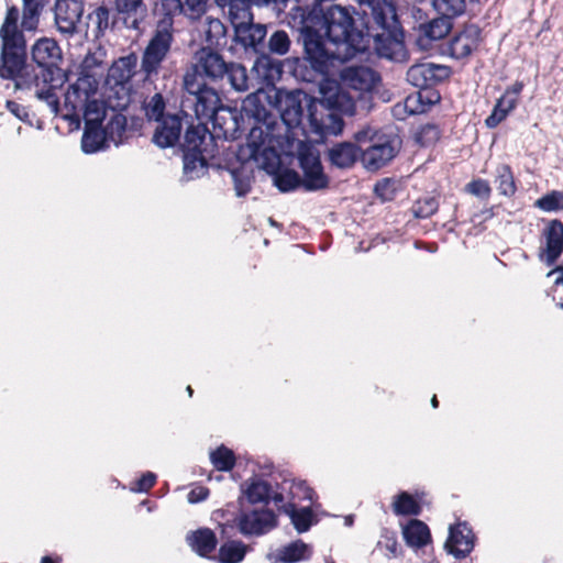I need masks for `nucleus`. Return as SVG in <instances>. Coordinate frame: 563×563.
Segmentation results:
<instances>
[{
	"mask_svg": "<svg viewBox=\"0 0 563 563\" xmlns=\"http://www.w3.org/2000/svg\"><path fill=\"white\" fill-rule=\"evenodd\" d=\"M307 0L296 3L286 15L288 25L299 32L303 55L288 63L291 75L313 84L331 73L335 60H347L366 51L367 35L360 25L358 10L353 7Z\"/></svg>",
	"mask_w": 563,
	"mask_h": 563,
	"instance_id": "1",
	"label": "nucleus"
},
{
	"mask_svg": "<svg viewBox=\"0 0 563 563\" xmlns=\"http://www.w3.org/2000/svg\"><path fill=\"white\" fill-rule=\"evenodd\" d=\"M19 9L15 5L9 7L0 27V78L13 80L14 89L16 90L36 88V97L45 101L54 113H57L59 110V98L55 87L48 85L46 88H40L41 76L27 69L26 41L23 32L19 30Z\"/></svg>",
	"mask_w": 563,
	"mask_h": 563,
	"instance_id": "2",
	"label": "nucleus"
},
{
	"mask_svg": "<svg viewBox=\"0 0 563 563\" xmlns=\"http://www.w3.org/2000/svg\"><path fill=\"white\" fill-rule=\"evenodd\" d=\"M360 25L367 35L366 51L397 60L405 55V32L395 0H360Z\"/></svg>",
	"mask_w": 563,
	"mask_h": 563,
	"instance_id": "3",
	"label": "nucleus"
},
{
	"mask_svg": "<svg viewBox=\"0 0 563 563\" xmlns=\"http://www.w3.org/2000/svg\"><path fill=\"white\" fill-rule=\"evenodd\" d=\"M181 0H161L154 12L159 16L145 48L142 52L140 73L144 82L153 84L158 79L163 63L172 52L175 42L174 18L185 11Z\"/></svg>",
	"mask_w": 563,
	"mask_h": 563,
	"instance_id": "4",
	"label": "nucleus"
},
{
	"mask_svg": "<svg viewBox=\"0 0 563 563\" xmlns=\"http://www.w3.org/2000/svg\"><path fill=\"white\" fill-rule=\"evenodd\" d=\"M195 64L186 74H196L197 80L209 79L217 82L227 78L236 91L249 89L246 68L238 63L225 62L223 56L211 47H201L195 54Z\"/></svg>",
	"mask_w": 563,
	"mask_h": 563,
	"instance_id": "5",
	"label": "nucleus"
},
{
	"mask_svg": "<svg viewBox=\"0 0 563 563\" xmlns=\"http://www.w3.org/2000/svg\"><path fill=\"white\" fill-rule=\"evenodd\" d=\"M181 107L192 109L198 120H207L222 104L218 91L196 74L184 75Z\"/></svg>",
	"mask_w": 563,
	"mask_h": 563,
	"instance_id": "6",
	"label": "nucleus"
},
{
	"mask_svg": "<svg viewBox=\"0 0 563 563\" xmlns=\"http://www.w3.org/2000/svg\"><path fill=\"white\" fill-rule=\"evenodd\" d=\"M267 53L265 49L257 56L254 68L266 80L279 79L283 75L284 66H287L288 71L291 74L288 63L294 58H288L285 63L274 59L272 56H284L291 47V40L288 33L284 30H276L268 37Z\"/></svg>",
	"mask_w": 563,
	"mask_h": 563,
	"instance_id": "7",
	"label": "nucleus"
},
{
	"mask_svg": "<svg viewBox=\"0 0 563 563\" xmlns=\"http://www.w3.org/2000/svg\"><path fill=\"white\" fill-rule=\"evenodd\" d=\"M452 75L449 66L434 63H418L407 70V81L419 88V99L422 100L423 92L427 93V102L433 104L439 102L441 97L433 87L444 82Z\"/></svg>",
	"mask_w": 563,
	"mask_h": 563,
	"instance_id": "8",
	"label": "nucleus"
},
{
	"mask_svg": "<svg viewBox=\"0 0 563 563\" xmlns=\"http://www.w3.org/2000/svg\"><path fill=\"white\" fill-rule=\"evenodd\" d=\"M267 136L261 128H252L246 146L241 147L236 156L239 159H245L250 165L254 163L267 173H275L279 164L278 155L273 147L265 145Z\"/></svg>",
	"mask_w": 563,
	"mask_h": 563,
	"instance_id": "9",
	"label": "nucleus"
},
{
	"mask_svg": "<svg viewBox=\"0 0 563 563\" xmlns=\"http://www.w3.org/2000/svg\"><path fill=\"white\" fill-rule=\"evenodd\" d=\"M400 141L396 135L382 133L374 142L362 148V164L369 172L388 165L399 153Z\"/></svg>",
	"mask_w": 563,
	"mask_h": 563,
	"instance_id": "10",
	"label": "nucleus"
},
{
	"mask_svg": "<svg viewBox=\"0 0 563 563\" xmlns=\"http://www.w3.org/2000/svg\"><path fill=\"white\" fill-rule=\"evenodd\" d=\"M298 165L302 170L301 181L305 191H318L329 187L330 178L324 173L320 154L311 146L300 147Z\"/></svg>",
	"mask_w": 563,
	"mask_h": 563,
	"instance_id": "11",
	"label": "nucleus"
},
{
	"mask_svg": "<svg viewBox=\"0 0 563 563\" xmlns=\"http://www.w3.org/2000/svg\"><path fill=\"white\" fill-rule=\"evenodd\" d=\"M309 133L324 139L328 135H338L344 128V121L339 113L328 109L322 102L311 101L308 106Z\"/></svg>",
	"mask_w": 563,
	"mask_h": 563,
	"instance_id": "12",
	"label": "nucleus"
},
{
	"mask_svg": "<svg viewBox=\"0 0 563 563\" xmlns=\"http://www.w3.org/2000/svg\"><path fill=\"white\" fill-rule=\"evenodd\" d=\"M482 42V29L477 24L465 23L448 40L445 52L454 59H466L478 49Z\"/></svg>",
	"mask_w": 563,
	"mask_h": 563,
	"instance_id": "13",
	"label": "nucleus"
},
{
	"mask_svg": "<svg viewBox=\"0 0 563 563\" xmlns=\"http://www.w3.org/2000/svg\"><path fill=\"white\" fill-rule=\"evenodd\" d=\"M278 484L275 483L273 485L262 477L254 475L241 485V489L250 505L263 504L266 507L271 501H274L278 509L286 500L284 493L279 492Z\"/></svg>",
	"mask_w": 563,
	"mask_h": 563,
	"instance_id": "14",
	"label": "nucleus"
},
{
	"mask_svg": "<svg viewBox=\"0 0 563 563\" xmlns=\"http://www.w3.org/2000/svg\"><path fill=\"white\" fill-rule=\"evenodd\" d=\"M239 531L244 536H262L278 526L276 514L267 508L242 511L236 517Z\"/></svg>",
	"mask_w": 563,
	"mask_h": 563,
	"instance_id": "15",
	"label": "nucleus"
},
{
	"mask_svg": "<svg viewBox=\"0 0 563 563\" xmlns=\"http://www.w3.org/2000/svg\"><path fill=\"white\" fill-rule=\"evenodd\" d=\"M206 121H210L212 124L211 141L239 137L240 121L235 109L221 104Z\"/></svg>",
	"mask_w": 563,
	"mask_h": 563,
	"instance_id": "16",
	"label": "nucleus"
},
{
	"mask_svg": "<svg viewBox=\"0 0 563 563\" xmlns=\"http://www.w3.org/2000/svg\"><path fill=\"white\" fill-rule=\"evenodd\" d=\"M97 93V82L90 75H82L69 85L65 93V108L74 115H79L80 110Z\"/></svg>",
	"mask_w": 563,
	"mask_h": 563,
	"instance_id": "17",
	"label": "nucleus"
},
{
	"mask_svg": "<svg viewBox=\"0 0 563 563\" xmlns=\"http://www.w3.org/2000/svg\"><path fill=\"white\" fill-rule=\"evenodd\" d=\"M475 533L466 521L450 526L445 549L455 559H465L475 547Z\"/></svg>",
	"mask_w": 563,
	"mask_h": 563,
	"instance_id": "18",
	"label": "nucleus"
},
{
	"mask_svg": "<svg viewBox=\"0 0 563 563\" xmlns=\"http://www.w3.org/2000/svg\"><path fill=\"white\" fill-rule=\"evenodd\" d=\"M188 114L181 109L177 113H167L161 119L153 134V142L161 148L173 147L180 139L183 122Z\"/></svg>",
	"mask_w": 563,
	"mask_h": 563,
	"instance_id": "19",
	"label": "nucleus"
},
{
	"mask_svg": "<svg viewBox=\"0 0 563 563\" xmlns=\"http://www.w3.org/2000/svg\"><path fill=\"white\" fill-rule=\"evenodd\" d=\"M234 42L246 52L261 54L265 49L264 40L267 34L265 24L255 23L254 20L245 23L239 22L234 27Z\"/></svg>",
	"mask_w": 563,
	"mask_h": 563,
	"instance_id": "20",
	"label": "nucleus"
},
{
	"mask_svg": "<svg viewBox=\"0 0 563 563\" xmlns=\"http://www.w3.org/2000/svg\"><path fill=\"white\" fill-rule=\"evenodd\" d=\"M32 59L41 67L42 82H47V77L52 79L51 67L56 66L62 57L60 48L55 40L43 37L32 46Z\"/></svg>",
	"mask_w": 563,
	"mask_h": 563,
	"instance_id": "21",
	"label": "nucleus"
},
{
	"mask_svg": "<svg viewBox=\"0 0 563 563\" xmlns=\"http://www.w3.org/2000/svg\"><path fill=\"white\" fill-rule=\"evenodd\" d=\"M341 81L357 91H371L380 80L379 74L371 67L358 65L344 67L340 71Z\"/></svg>",
	"mask_w": 563,
	"mask_h": 563,
	"instance_id": "22",
	"label": "nucleus"
},
{
	"mask_svg": "<svg viewBox=\"0 0 563 563\" xmlns=\"http://www.w3.org/2000/svg\"><path fill=\"white\" fill-rule=\"evenodd\" d=\"M137 66L139 56L135 52H130L128 55L117 58L109 67L108 81L114 86L124 87L137 74Z\"/></svg>",
	"mask_w": 563,
	"mask_h": 563,
	"instance_id": "23",
	"label": "nucleus"
},
{
	"mask_svg": "<svg viewBox=\"0 0 563 563\" xmlns=\"http://www.w3.org/2000/svg\"><path fill=\"white\" fill-rule=\"evenodd\" d=\"M115 10L125 27L139 30L147 16V5L141 0H114Z\"/></svg>",
	"mask_w": 563,
	"mask_h": 563,
	"instance_id": "24",
	"label": "nucleus"
},
{
	"mask_svg": "<svg viewBox=\"0 0 563 563\" xmlns=\"http://www.w3.org/2000/svg\"><path fill=\"white\" fill-rule=\"evenodd\" d=\"M545 239V263L553 265L563 253V222L553 219L543 230Z\"/></svg>",
	"mask_w": 563,
	"mask_h": 563,
	"instance_id": "25",
	"label": "nucleus"
},
{
	"mask_svg": "<svg viewBox=\"0 0 563 563\" xmlns=\"http://www.w3.org/2000/svg\"><path fill=\"white\" fill-rule=\"evenodd\" d=\"M186 542L196 554L207 559H211V554L218 545L217 536L210 528L189 531L186 536Z\"/></svg>",
	"mask_w": 563,
	"mask_h": 563,
	"instance_id": "26",
	"label": "nucleus"
},
{
	"mask_svg": "<svg viewBox=\"0 0 563 563\" xmlns=\"http://www.w3.org/2000/svg\"><path fill=\"white\" fill-rule=\"evenodd\" d=\"M330 163L341 169L351 168L357 162L362 161V148L352 142L335 143L328 151Z\"/></svg>",
	"mask_w": 563,
	"mask_h": 563,
	"instance_id": "27",
	"label": "nucleus"
},
{
	"mask_svg": "<svg viewBox=\"0 0 563 563\" xmlns=\"http://www.w3.org/2000/svg\"><path fill=\"white\" fill-rule=\"evenodd\" d=\"M211 132L203 120H199L198 124H189L185 131L184 143L181 147L185 150H203L216 148L213 141L210 140Z\"/></svg>",
	"mask_w": 563,
	"mask_h": 563,
	"instance_id": "28",
	"label": "nucleus"
},
{
	"mask_svg": "<svg viewBox=\"0 0 563 563\" xmlns=\"http://www.w3.org/2000/svg\"><path fill=\"white\" fill-rule=\"evenodd\" d=\"M278 511L290 518L291 523L298 533L307 532L312 525L318 521L310 506L297 508V506H292V504H285L284 501L279 506Z\"/></svg>",
	"mask_w": 563,
	"mask_h": 563,
	"instance_id": "29",
	"label": "nucleus"
},
{
	"mask_svg": "<svg viewBox=\"0 0 563 563\" xmlns=\"http://www.w3.org/2000/svg\"><path fill=\"white\" fill-rule=\"evenodd\" d=\"M453 19L441 14L421 22L418 26L420 40L438 41L444 38L453 29Z\"/></svg>",
	"mask_w": 563,
	"mask_h": 563,
	"instance_id": "30",
	"label": "nucleus"
},
{
	"mask_svg": "<svg viewBox=\"0 0 563 563\" xmlns=\"http://www.w3.org/2000/svg\"><path fill=\"white\" fill-rule=\"evenodd\" d=\"M279 492L286 496L285 504L297 506L300 501H311L314 490L305 481L284 478L278 484Z\"/></svg>",
	"mask_w": 563,
	"mask_h": 563,
	"instance_id": "31",
	"label": "nucleus"
},
{
	"mask_svg": "<svg viewBox=\"0 0 563 563\" xmlns=\"http://www.w3.org/2000/svg\"><path fill=\"white\" fill-rule=\"evenodd\" d=\"M79 13L77 9H69L67 0H59L55 5V23L57 30L65 35H73L77 29Z\"/></svg>",
	"mask_w": 563,
	"mask_h": 563,
	"instance_id": "32",
	"label": "nucleus"
},
{
	"mask_svg": "<svg viewBox=\"0 0 563 563\" xmlns=\"http://www.w3.org/2000/svg\"><path fill=\"white\" fill-rule=\"evenodd\" d=\"M402 534L407 544L415 548H423L431 541L429 527L418 519H411L405 526Z\"/></svg>",
	"mask_w": 563,
	"mask_h": 563,
	"instance_id": "33",
	"label": "nucleus"
},
{
	"mask_svg": "<svg viewBox=\"0 0 563 563\" xmlns=\"http://www.w3.org/2000/svg\"><path fill=\"white\" fill-rule=\"evenodd\" d=\"M252 3L257 5H273V3H260L256 0H231L225 8H228V16L233 27L241 23L254 20L252 13ZM276 10L275 8H273Z\"/></svg>",
	"mask_w": 563,
	"mask_h": 563,
	"instance_id": "34",
	"label": "nucleus"
},
{
	"mask_svg": "<svg viewBox=\"0 0 563 563\" xmlns=\"http://www.w3.org/2000/svg\"><path fill=\"white\" fill-rule=\"evenodd\" d=\"M107 129L102 124L86 123L81 137V148L85 153H95L103 147L106 142Z\"/></svg>",
	"mask_w": 563,
	"mask_h": 563,
	"instance_id": "35",
	"label": "nucleus"
},
{
	"mask_svg": "<svg viewBox=\"0 0 563 563\" xmlns=\"http://www.w3.org/2000/svg\"><path fill=\"white\" fill-rule=\"evenodd\" d=\"M241 164L231 170L235 194L238 197L246 196L252 189L254 180L253 168L245 159H240Z\"/></svg>",
	"mask_w": 563,
	"mask_h": 563,
	"instance_id": "36",
	"label": "nucleus"
},
{
	"mask_svg": "<svg viewBox=\"0 0 563 563\" xmlns=\"http://www.w3.org/2000/svg\"><path fill=\"white\" fill-rule=\"evenodd\" d=\"M391 509L396 516H419L422 511V506L420 501L408 492H400L394 496Z\"/></svg>",
	"mask_w": 563,
	"mask_h": 563,
	"instance_id": "37",
	"label": "nucleus"
},
{
	"mask_svg": "<svg viewBox=\"0 0 563 563\" xmlns=\"http://www.w3.org/2000/svg\"><path fill=\"white\" fill-rule=\"evenodd\" d=\"M495 184L499 195L511 198L517 192V184L509 164H499L495 170Z\"/></svg>",
	"mask_w": 563,
	"mask_h": 563,
	"instance_id": "38",
	"label": "nucleus"
},
{
	"mask_svg": "<svg viewBox=\"0 0 563 563\" xmlns=\"http://www.w3.org/2000/svg\"><path fill=\"white\" fill-rule=\"evenodd\" d=\"M203 32L208 47H220L227 44V26L220 19L207 16Z\"/></svg>",
	"mask_w": 563,
	"mask_h": 563,
	"instance_id": "39",
	"label": "nucleus"
},
{
	"mask_svg": "<svg viewBox=\"0 0 563 563\" xmlns=\"http://www.w3.org/2000/svg\"><path fill=\"white\" fill-rule=\"evenodd\" d=\"M184 151V170L186 174H190L197 169L198 166L205 167L208 165V161L216 158V148H203L201 150H185Z\"/></svg>",
	"mask_w": 563,
	"mask_h": 563,
	"instance_id": "40",
	"label": "nucleus"
},
{
	"mask_svg": "<svg viewBox=\"0 0 563 563\" xmlns=\"http://www.w3.org/2000/svg\"><path fill=\"white\" fill-rule=\"evenodd\" d=\"M246 551L247 547L242 541L229 540L220 545L217 560L220 563H240Z\"/></svg>",
	"mask_w": 563,
	"mask_h": 563,
	"instance_id": "41",
	"label": "nucleus"
},
{
	"mask_svg": "<svg viewBox=\"0 0 563 563\" xmlns=\"http://www.w3.org/2000/svg\"><path fill=\"white\" fill-rule=\"evenodd\" d=\"M89 23L93 26L92 32L96 38L104 36L107 30L114 24L110 19V10L106 5L97 7L88 14Z\"/></svg>",
	"mask_w": 563,
	"mask_h": 563,
	"instance_id": "42",
	"label": "nucleus"
},
{
	"mask_svg": "<svg viewBox=\"0 0 563 563\" xmlns=\"http://www.w3.org/2000/svg\"><path fill=\"white\" fill-rule=\"evenodd\" d=\"M515 108L514 99L508 100L507 96H501L497 99L492 113L485 119V125L489 129L497 128Z\"/></svg>",
	"mask_w": 563,
	"mask_h": 563,
	"instance_id": "43",
	"label": "nucleus"
},
{
	"mask_svg": "<svg viewBox=\"0 0 563 563\" xmlns=\"http://www.w3.org/2000/svg\"><path fill=\"white\" fill-rule=\"evenodd\" d=\"M274 184L282 192H289L302 188L301 176L291 168H284L274 173Z\"/></svg>",
	"mask_w": 563,
	"mask_h": 563,
	"instance_id": "44",
	"label": "nucleus"
},
{
	"mask_svg": "<svg viewBox=\"0 0 563 563\" xmlns=\"http://www.w3.org/2000/svg\"><path fill=\"white\" fill-rule=\"evenodd\" d=\"M437 14L445 18L456 19L466 11V0H430Z\"/></svg>",
	"mask_w": 563,
	"mask_h": 563,
	"instance_id": "45",
	"label": "nucleus"
},
{
	"mask_svg": "<svg viewBox=\"0 0 563 563\" xmlns=\"http://www.w3.org/2000/svg\"><path fill=\"white\" fill-rule=\"evenodd\" d=\"M210 461L216 470L230 472L235 466L236 457L231 449L221 444L210 453Z\"/></svg>",
	"mask_w": 563,
	"mask_h": 563,
	"instance_id": "46",
	"label": "nucleus"
},
{
	"mask_svg": "<svg viewBox=\"0 0 563 563\" xmlns=\"http://www.w3.org/2000/svg\"><path fill=\"white\" fill-rule=\"evenodd\" d=\"M309 552L308 545L301 540L294 541L285 545L279 551V560L283 563H296L303 559H307Z\"/></svg>",
	"mask_w": 563,
	"mask_h": 563,
	"instance_id": "47",
	"label": "nucleus"
},
{
	"mask_svg": "<svg viewBox=\"0 0 563 563\" xmlns=\"http://www.w3.org/2000/svg\"><path fill=\"white\" fill-rule=\"evenodd\" d=\"M442 136V130L437 123H426L419 126L415 134V141L423 146L435 145Z\"/></svg>",
	"mask_w": 563,
	"mask_h": 563,
	"instance_id": "48",
	"label": "nucleus"
},
{
	"mask_svg": "<svg viewBox=\"0 0 563 563\" xmlns=\"http://www.w3.org/2000/svg\"><path fill=\"white\" fill-rule=\"evenodd\" d=\"M399 189V181L395 178L379 179L374 186V192L382 201H393Z\"/></svg>",
	"mask_w": 563,
	"mask_h": 563,
	"instance_id": "49",
	"label": "nucleus"
},
{
	"mask_svg": "<svg viewBox=\"0 0 563 563\" xmlns=\"http://www.w3.org/2000/svg\"><path fill=\"white\" fill-rule=\"evenodd\" d=\"M166 102L162 93H154L148 101L144 103L145 115L148 120L159 121L165 114Z\"/></svg>",
	"mask_w": 563,
	"mask_h": 563,
	"instance_id": "50",
	"label": "nucleus"
},
{
	"mask_svg": "<svg viewBox=\"0 0 563 563\" xmlns=\"http://www.w3.org/2000/svg\"><path fill=\"white\" fill-rule=\"evenodd\" d=\"M80 113H82L85 124L88 122L102 124L104 118L103 103L92 97L87 103H85Z\"/></svg>",
	"mask_w": 563,
	"mask_h": 563,
	"instance_id": "51",
	"label": "nucleus"
},
{
	"mask_svg": "<svg viewBox=\"0 0 563 563\" xmlns=\"http://www.w3.org/2000/svg\"><path fill=\"white\" fill-rule=\"evenodd\" d=\"M438 209L439 201L434 197L420 198L411 207L412 214L417 219L430 218Z\"/></svg>",
	"mask_w": 563,
	"mask_h": 563,
	"instance_id": "52",
	"label": "nucleus"
},
{
	"mask_svg": "<svg viewBox=\"0 0 563 563\" xmlns=\"http://www.w3.org/2000/svg\"><path fill=\"white\" fill-rule=\"evenodd\" d=\"M534 206L547 212L563 210V192L552 190L537 199Z\"/></svg>",
	"mask_w": 563,
	"mask_h": 563,
	"instance_id": "53",
	"label": "nucleus"
},
{
	"mask_svg": "<svg viewBox=\"0 0 563 563\" xmlns=\"http://www.w3.org/2000/svg\"><path fill=\"white\" fill-rule=\"evenodd\" d=\"M464 191L484 200H488L492 196V187L488 180L483 178H475L467 183Z\"/></svg>",
	"mask_w": 563,
	"mask_h": 563,
	"instance_id": "54",
	"label": "nucleus"
},
{
	"mask_svg": "<svg viewBox=\"0 0 563 563\" xmlns=\"http://www.w3.org/2000/svg\"><path fill=\"white\" fill-rule=\"evenodd\" d=\"M303 115L305 113L300 102H294L282 112V119L289 128L300 125L302 123Z\"/></svg>",
	"mask_w": 563,
	"mask_h": 563,
	"instance_id": "55",
	"label": "nucleus"
},
{
	"mask_svg": "<svg viewBox=\"0 0 563 563\" xmlns=\"http://www.w3.org/2000/svg\"><path fill=\"white\" fill-rule=\"evenodd\" d=\"M37 7H31V3L29 0H25V7L23 11V18H22V27L27 31H32L36 29L37 24Z\"/></svg>",
	"mask_w": 563,
	"mask_h": 563,
	"instance_id": "56",
	"label": "nucleus"
},
{
	"mask_svg": "<svg viewBox=\"0 0 563 563\" xmlns=\"http://www.w3.org/2000/svg\"><path fill=\"white\" fill-rule=\"evenodd\" d=\"M380 134V132L373 130L371 126H365L354 133V144L362 148L365 144L371 145L374 142V137L379 136Z\"/></svg>",
	"mask_w": 563,
	"mask_h": 563,
	"instance_id": "57",
	"label": "nucleus"
},
{
	"mask_svg": "<svg viewBox=\"0 0 563 563\" xmlns=\"http://www.w3.org/2000/svg\"><path fill=\"white\" fill-rule=\"evenodd\" d=\"M156 475L152 472H146L135 482L133 490L139 493H147L156 484Z\"/></svg>",
	"mask_w": 563,
	"mask_h": 563,
	"instance_id": "58",
	"label": "nucleus"
},
{
	"mask_svg": "<svg viewBox=\"0 0 563 563\" xmlns=\"http://www.w3.org/2000/svg\"><path fill=\"white\" fill-rule=\"evenodd\" d=\"M5 108L8 109V111L10 113H12L19 120H21L23 122H30L29 111H27L26 107H24L23 104L16 102V101H13V100H8L5 103Z\"/></svg>",
	"mask_w": 563,
	"mask_h": 563,
	"instance_id": "59",
	"label": "nucleus"
},
{
	"mask_svg": "<svg viewBox=\"0 0 563 563\" xmlns=\"http://www.w3.org/2000/svg\"><path fill=\"white\" fill-rule=\"evenodd\" d=\"M208 0H185V8L190 16L198 18L206 12Z\"/></svg>",
	"mask_w": 563,
	"mask_h": 563,
	"instance_id": "60",
	"label": "nucleus"
},
{
	"mask_svg": "<svg viewBox=\"0 0 563 563\" xmlns=\"http://www.w3.org/2000/svg\"><path fill=\"white\" fill-rule=\"evenodd\" d=\"M209 494H210L209 488H207L205 486H198V487L192 488L188 493L187 498L190 504H197V503H200V501H203L205 499H207Z\"/></svg>",
	"mask_w": 563,
	"mask_h": 563,
	"instance_id": "61",
	"label": "nucleus"
},
{
	"mask_svg": "<svg viewBox=\"0 0 563 563\" xmlns=\"http://www.w3.org/2000/svg\"><path fill=\"white\" fill-rule=\"evenodd\" d=\"M523 88H525V82L520 81V80H516L511 86H508L505 89V92L503 93V96H507L508 100L514 99L516 102V106H517L518 101H519V96L521 95Z\"/></svg>",
	"mask_w": 563,
	"mask_h": 563,
	"instance_id": "62",
	"label": "nucleus"
},
{
	"mask_svg": "<svg viewBox=\"0 0 563 563\" xmlns=\"http://www.w3.org/2000/svg\"><path fill=\"white\" fill-rule=\"evenodd\" d=\"M101 64H102V62L97 57L96 54L89 53L86 55V57L82 60V68L90 70V69L101 66Z\"/></svg>",
	"mask_w": 563,
	"mask_h": 563,
	"instance_id": "63",
	"label": "nucleus"
},
{
	"mask_svg": "<svg viewBox=\"0 0 563 563\" xmlns=\"http://www.w3.org/2000/svg\"><path fill=\"white\" fill-rule=\"evenodd\" d=\"M252 115L256 121L266 123V118L268 117V111L263 104H255V110L252 111Z\"/></svg>",
	"mask_w": 563,
	"mask_h": 563,
	"instance_id": "64",
	"label": "nucleus"
}]
</instances>
